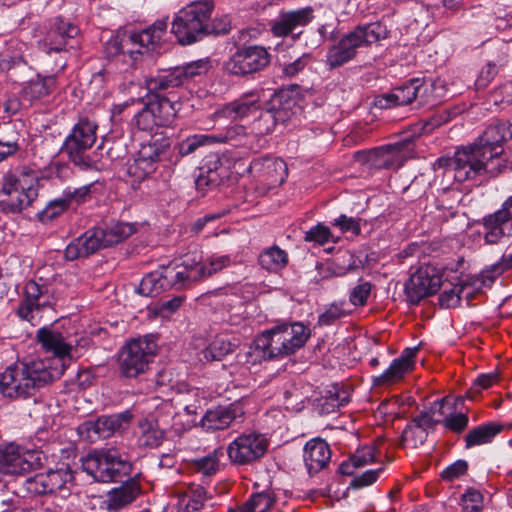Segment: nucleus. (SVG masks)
<instances>
[{
    "instance_id": "nucleus-41",
    "label": "nucleus",
    "mask_w": 512,
    "mask_h": 512,
    "mask_svg": "<svg viewBox=\"0 0 512 512\" xmlns=\"http://www.w3.org/2000/svg\"><path fill=\"white\" fill-rule=\"evenodd\" d=\"M376 459V449L373 446H364L355 451L348 461L339 466L342 475L352 476L356 468L364 467L373 463Z\"/></svg>"
},
{
    "instance_id": "nucleus-38",
    "label": "nucleus",
    "mask_w": 512,
    "mask_h": 512,
    "mask_svg": "<svg viewBox=\"0 0 512 512\" xmlns=\"http://www.w3.org/2000/svg\"><path fill=\"white\" fill-rule=\"evenodd\" d=\"M57 87L55 75L42 76L27 81L22 89L23 97L29 101H36L50 95Z\"/></svg>"
},
{
    "instance_id": "nucleus-35",
    "label": "nucleus",
    "mask_w": 512,
    "mask_h": 512,
    "mask_svg": "<svg viewBox=\"0 0 512 512\" xmlns=\"http://www.w3.org/2000/svg\"><path fill=\"white\" fill-rule=\"evenodd\" d=\"M98 470L104 475L98 482H117L130 473L131 465L114 454L103 452Z\"/></svg>"
},
{
    "instance_id": "nucleus-29",
    "label": "nucleus",
    "mask_w": 512,
    "mask_h": 512,
    "mask_svg": "<svg viewBox=\"0 0 512 512\" xmlns=\"http://www.w3.org/2000/svg\"><path fill=\"white\" fill-rule=\"evenodd\" d=\"M103 237L105 236L101 227L86 231L68 244L65 249V258L73 261L77 258L88 257L101 248H106Z\"/></svg>"
},
{
    "instance_id": "nucleus-22",
    "label": "nucleus",
    "mask_w": 512,
    "mask_h": 512,
    "mask_svg": "<svg viewBox=\"0 0 512 512\" xmlns=\"http://www.w3.org/2000/svg\"><path fill=\"white\" fill-rule=\"evenodd\" d=\"M80 34L78 26L62 17H56L40 48L46 54L60 53L78 47L76 38Z\"/></svg>"
},
{
    "instance_id": "nucleus-25",
    "label": "nucleus",
    "mask_w": 512,
    "mask_h": 512,
    "mask_svg": "<svg viewBox=\"0 0 512 512\" xmlns=\"http://www.w3.org/2000/svg\"><path fill=\"white\" fill-rule=\"evenodd\" d=\"M411 139L404 138L394 144L372 149L367 154V160L375 168L397 169L411 151Z\"/></svg>"
},
{
    "instance_id": "nucleus-54",
    "label": "nucleus",
    "mask_w": 512,
    "mask_h": 512,
    "mask_svg": "<svg viewBox=\"0 0 512 512\" xmlns=\"http://www.w3.org/2000/svg\"><path fill=\"white\" fill-rule=\"evenodd\" d=\"M157 163L158 161L152 158L143 159L137 155L133 163L129 165L128 173L138 181L144 180L156 170Z\"/></svg>"
},
{
    "instance_id": "nucleus-7",
    "label": "nucleus",
    "mask_w": 512,
    "mask_h": 512,
    "mask_svg": "<svg viewBox=\"0 0 512 512\" xmlns=\"http://www.w3.org/2000/svg\"><path fill=\"white\" fill-rule=\"evenodd\" d=\"M213 10V0L194 1L179 10L171 23V31L178 42L190 45L202 40Z\"/></svg>"
},
{
    "instance_id": "nucleus-23",
    "label": "nucleus",
    "mask_w": 512,
    "mask_h": 512,
    "mask_svg": "<svg viewBox=\"0 0 512 512\" xmlns=\"http://www.w3.org/2000/svg\"><path fill=\"white\" fill-rule=\"evenodd\" d=\"M430 87L431 85L425 79L412 78L394 88L390 93L378 97L375 104L381 109H389L394 106L408 105L416 99L424 103Z\"/></svg>"
},
{
    "instance_id": "nucleus-30",
    "label": "nucleus",
    "mask_w": 512,
    "mask_h": 512,
    "mask_svg": "<svg viewBox=\"0 0 512 512\" xmlns=\"http://www.w3.org/2000/svg\"><path fill=\"white\" fill-rule=\"evenodd\" d=\"M245 129L243 126H231L228 127L225 133L218 135L214 134H195L187 137L177 145L179 155L187 156L194 153L199 147L212 144V143H224L234 139L237 135L243 134Z\"/></svg>"
},
{
    "instance_id": "nucleus-12",
    "label": "nucleus",
    "mask_w": 512,
    "mask_h": 512,
    "mask_svg": "<svg viewBox=\"0 0 512 512\" xmlns=\"http://www.w3.org/2000/svg\"><path fill=\"white\" fill-rule=\"evenodd\" d=\"M156 344L147 339H133L123 346L119 352L118 365L120 374L126 378H134L144 373L151 362Z\"/></svg>"
},
{
    "instance_id": "nucleus-48",
    "label": "nucleus",
    "mask_w": 512,
    "mask_h": 512,
    "mask_svg": "<svg viewBox=\"0 0 512 512\" xmlns=\"http://www.w3.org/2000/svg\"><path fill=\"white\" fill-rule=\"evenodd\" d=\"M102 232L105 236L103 237L104 244L109 247L129 237L134 230L131 224L117 222L102 228Z\"/></svg>"
},
{
    "instance_id": "nucleus-13",
    "label": "nucleus",
    "mask_w": 512,
    "mask_h": 512,
    "mask_svg": "<svg viewBox=\"0 0 512 512\" xmlns=\"http://www.w3.org/2000/svg\"><path fill=\"white\" fill-rule=\"evenodd\" d=\"M73 472L69 465L62 463L56 469L38 473L24 482V489L31 495H44L59 492L66 497L70 492Z\"/></svg>"
},
{
    "instance_id": "nucleus-36",
    "label": "nucleus",
    "mask_w": 512,
    "mask_h": 512,
    "mask_svg": "<svg viewBox=\"0 0 512 512\" xmlns=\"http://www.w3.org/2000/svg\"><path fill=\"white\" fill-rule=\"evenodd\" d=\"M166 432L165 427H160L158 420L142 418L137 423L136 436L140 446L155 448L161 445Z\"/></svg>"
},
{
    "instance_id": "nucleus-39",
    "label": "nucleus",
    "mask_w": 512,
    "mask_h": 512,
    "mask_svg": "<svg viewBox=\"0 0 512 512\" xmlns=\"http://www.w3.org/2000/svg\"><path fill=\"white\" fill-rule=\"evenodd\" d=\"M182 72L178 67L163 70L158 72L157 75L151 76L145 80L146 89L148 94L158 93L171 88H177L184 84L182 79Z\"/></svg>"
},
{
    "instance_id": "nucleus-33",
    "label": "nucleus",
    "mask_w": 512,
    "mask_h": 512,
    "mask_svg": "<svg viewBox=\"0 0 512 512\" xmlns=\"http://www.w3.org/2000/svg\"><path fill=\"white\" fill-rule=\"evenodd\" d=\"M484 229V240L487 244H497L512 236V224L504 204L501 209L484 219Z\"/></svg>"
},
{
    "instance_id": "nucleus-31",
    "label": "nucleus",
    "mask_w": 512,
    "mask_h": 512,
    "mask_svg": "<svg viewBox=\"0 0 512 512\" xmlns=\"http://www.w3.org/2000/svg\"><path fill=\"white\" fill-rule=\"evenodd\" d=\"M260 100L257 94L245 95L236 99L214 113L215 120L227 119L230 121L242 120L258 112Z\"/></svg>"
},
{
    "instance_id": "nucleus-59",
    "label": "nucleus",
    "mask_w": 512,
    "mask_h": 512,
    "mask_svg": "<svg viewBox=\"0 0 512 512\" xmlns=\"http://www.w3.org/2000/svg\"><path fill=\"white\" fill-rule=\"evenodd\" d=\"M4 129L8 134L6 136L0 135V152L6 158L7 156L14 154L19 149V135L10 123L5 124Z\"/></svg>"
},
{
    "instance_id": "nucleus-55",
    "label": "nucleus",
    "mask_w": 512,
    "mask_h": 512,
    "mask_svg": "<svg viewBox=\"0 0 512 512\" xmlns=\"http://www.w3.org/2000/svg\"><path fill=\"white\" fill-rule=\"evenodd\" d=\"M157 163L158 161L152 158L143 159L137 155L133 163L129 165L128 173L138 181L144 180L156 170Z\"/></svg>"
},
{
    "instance_id": "nucleus-61",
    "label": "nucleus",
    "mask_w": 512,
    "mask_h": 512,
    "mask_svg": "<svg viewBox=\"0 0 512 512\" xmlns=\"http://www.w3.org/2000/svg\"><path fill=\"white\" fill-rule=\"evenodd\" d=\"M465 511L480 512L483 508V495L475 488H468L461 497Z\"/></svg>"
},
{
    "instance_id": "nucleus-53",
    "label": "nucleus",
    "mask_w": 512,
    "mask_h": 512,
    "mask_svg": "<svg viewBox=\"0 0 512 512\" xmlns=\"http://www.w3.org/2000/svg\"><path fill=\"white\" fill-rule=\"evenodd\" d=\"M68 209L69 206L63 195H61L60 197L49 201L46 206L37 213V216L39 221L42 223H48L62 215Z\"/></svg>"
},
{
    "instance_id": "nucleus-62",
    "label": "nucleus",
    "mask_w": 512,
    "mask_h": 512,
    "mask_svg": "<svg viewBox=\"0 0 512 512\" xmlns=\"http://www.w3.org/2000/svg\"><path fill=\"white\" fill-rule=\"evenodd\" d=\"M383 471L384 467L366 470L359 475H355L352 478L349 486L354 489L368 487L378 480L380 474L383 473Z\"/></svg>"
},
{
    "instance_id": "nucleus-3",
    "label": "nucleus",
    "mask_w": 512,
    "mask_h": 512,
    "mask_svg": "<svg viewBox=\"0 0 512 512\" xmlns=\"http://www.w3.org/2000/svg\"><path fill=\"white\" fill-rule=\"evenodd\" d=\"M433 169L436 172L443 170L444 174H451L460 183L483 174L497 176L504 170L474 144L458 148L453 157L438 158L433 164Z\"/></svg>"
},
{
    "instance_id": "nucleus-40",
    "label": "nucleus",
    "mask_w": 512,
    "mask_h": 512,
    "mask_svg": "<svg viewBox=\"0 0 512 512\" xmlns=\"http://www.w3.org/2000/svg\"><path fill=\"white\" fill-rule=\"evenodd\" d=\"M206 500V493L202 487L190 488L179 494L174 504L175 512H199Z\"/></svg>"
},
{
    "instance_id": "nucleus-8",
    "label": "nucleus",
    "mask_w": 512,
    "mask_h": 512,
    "mask_svg": "<svg viewBox=\"0 0 512 512\" xmlns=\"http://www.w3.org/2000/svg\"><path fill=\"white\" fill-rule=\"evenodd\" d=\"M96 131L97 125L93 121L81 118L62 145V152L82 170L98 169V155L91 151L97 139Z\"/></svg>"
},
{
    "instance_id": "nucleus-51",
    "label": "nucleus",
    "mask_w": 512,
    "mask_h": 512,
    "mask_svg": "<svg viewBox=\"0 0 512 512\" xmlns=\"http://www.w3.org/2000/svg\"><path fill=\"white\" fill-rule=\"evenodd\" d=\"M169 148V140L162 138L160 140H154L141 145L137 155L143 159L152 158L153 160L160 162L163 160Z\"/></svg>"
},
{
    "instance_id": "nucleus-58",
    "label": "nucleus",
    "mask_w": 512,
    "mask_h": 512,
    "mask_svg": "<svg viewBox=\"0 0 512 512\" xmlns=\"http://www.w3.org/2000/svg\"><path fill=\"white\" fill-rule=\"evenodd\" d=\"M427 438V431L421 427L414 426L412 423L403 430L401 442L403 446L417 448L422 445Z\"/></svg>"
},
{
    "instance_id": "nucleus-47",
    "label": "nucleus",
    "mask_w": 512,
    "mask_h": 512,
    "mask_svg": "<svg viewBox=\"0 0 512 512\" xmlns=\"http://www.w3.org/2000/svg\"><path fill=\"white\" fill-rule=\"evenodd\" d=\"M407 373L403 366L393 360L382 374L372 378V382L376 387L390 386L400 382Z\"/></svg>"
},
{
    "instance_id": "nucleus-21",
    "label": "nucleus",
    "mask_w": 512,
    "mask_h": 512,
    "mask_svg": "<svg viewBox=\"0 0 512 512\" xmlns=\"http://www.w3.org/2000/svg\"><path fill=\"white\" fill-rule=\"evenodd\" d=\"M182 267L189 286L201 281L225 267L230 266L232 259L229 255L213 254L203 260L198 252L188 253L182 258Z\"/></svg>"
},
{
    "instance_id": "nucleus-50",
    "label": "nucleus",
    "mask_w": 512,
    "mask_h": 512,
    "mask_svg": "<svg viewBox=\"0 0 512 512\" xmlns=\"http://www.w3.org/2000/svg\"><path fill=\"white\" fill-rule=\"evenodd\" d=\"M349 402V395L345 391L336 390L329 391L328 395L321 398L319 407L320 413L328 415L337 412L340 407L345 406Z\"/></svg>"
},
{
    "instance_id": "nucleus-49",
    "label": "nucleus",
    "mask_w": 512,
    "mask_h": 512,
    "mask_svg": "<svg viewBox=\"0 0 512 512\" xmlns=\"http://www.w3.org/2000/svg\"><path fill=\"white\" fill-rule=\"evenodd\" d=\"M507 55L502 53L498 56L497 60L489 61L486 66L482 68L476 79L475 85L479 89H484L495 78L499 69L507 64Z\"/></svg>"
},
{
    "instance_id": "nucleus-17",
    "label": "nucleus",
    "mask_w": 512,
    "mask_h": 512,
    "mask_svg": "<svg viewBox=\"0 0 512 512\" xmlns=\"http://www.w3.org/2000/svg\"><path fill=\"white\" fill-rule=\"evenodd\" d=\"M132 419L133 413L127 409L117 414L103 415L96 420L86 421L79 426L78 432L81 437L90 442H96L99 439H106L115 433L125 431Z\"/></svg>"
},
{
    "instance_id": "nucleus-9",
    "label": "nucleus",
    "mask_w": 512,
    "mask_h": 512,
    "mask_svg": "<svg viewBox=\"0 0 512 512\" xmlns=\"http://www.w3.org/2000/svg\"><path fill=\"white\" fill-rule=\"evenodd\" d=\"M168 17L156 20L149 27L122 38L123 61L132 65L140 55L160 46L167 34Z\"/></svg>"
},
{
    "instance_id": "nucleus-64",
    "label": "nucleus",
    "mask_w": 512,
    "mask_h": 512,
    "mask_svg": "<svg viewBox=\"0 0 512 512\" xmlns=\"http://www.w3.org/2000/svg\"><path fill=\"white\" fill-rule=\"evenodd\" d=\"M332 237L329 227L324 224L318 223L317 225L306 231L304 240L306 242H313L319 245H324L329 242Z\"/></svg>"
},
{
    "instance_id": "nucleus-14",
    "label": "nucleus",
    "mask_w": 512,
    "mask_h": 512,
    "mask_svg": "<svg viewBox=\"0 0 512 512\" xmlns=\"http://www.w3.org/2000/svg\"><path fill=\"white\" fill-rule=\"evenodd\" d=\"M182 269V263H171L146 274L139 284L138 292L146 297H154L169 289L189 287Z\"/></svg>"
},
{
    "instance_id": "nucleus-1",
    "label": "nucleus",
    "mask_w": 512,
    "mask_h": 512,
    "mask_svg": "<svg viewBox=\"0 0 512 512\" xmlns=\"http://www.w3.org/2000/svg\"><path fill=\"white\" fill-rule=\"evenodd\" d=\"M61 377V368H51L42 358H25L0 374V393L12 400L28 399Z\"/></svg>"
},
{
    "instance_id": "nucleus-2",
    "label": "nucleus",
    "mask_w": 512,
    "mask_h": 512,
    "mask_svg": "<svg viewBox=\"0 0 512 512\" xmlns=\"http://www.w3.org/2000/svg\"><path fill=\"white\" fill-rule=\"evenodd\" d=\"M310 337V329L301 322L281 323L263 331L250 347L255 360H272L292 355Z\"/></svg>"
},
{
    "instance_id": "nucleus-60",
    "label": "nucleus",
    "mask_w": 512,
    "mask_h": 512,
    "mask_svg": "<svg viewBox=\"0 0 512 512\" xmlns=\"http://www.w3.org/2000/svg\"><path fill=\"white\" fill-rule=\"evenodd\" d=\"M91 187L92 185H84L78 188L71 189L70 187H67L62 195L64 199L66 200L68 206L71 205H80L82 203L87 202L91 197Z\"/></svg>"
},
{
    "instance_id": "nucleus-46",
    "label": "nucleus",
    "mask_w": 512,
    "mask_h": 512,
    "mask_svg": "<svg viewBox=\"0 0 512 512\" xmlns=\"http://www.w3.org/2000/svg\"><path fill=\"white\" fill-rule=\"evenodd\" d=\"M278 121H285L281 110H264L260 112L258 118L254 121L253 129L257 134H268L274 130Z\"/></svg>"
},
{
    "instance_id": "nucleus-6",
    "label": "nucleus",
    "mask_w": 512,
    "mask_h": 512,
    "mask_svg": "<svg viewBox=\"0 0 512 512\" xmlns=\"http://www.w3.org/2000/svg\"><path fill=\"white\" fill-rule=\"evenodd\" d=\"M38 174L28 167H21L4 176L1 192L7 196L1 207L5 213H20L38 196Z\"/></svg>"
},
{
    "instance_id": "nucleus-19",
    "label": "nucleus",
    "mask_w": 512,
    "mask_h": 512,
    "mask_svg": "<svg viewBox=\"0 0 512 512\" xmlns=\"http://www.w3.org/2000/svg\"><path fill=\"white\" fill-rule=\"evenodd\" d=\"M442 272L435 266L424 265L419 267L405 283V294L411 305L430 295L435 294L441 287Z\"/></svg>"
},
{
    "instance_id": "nucleus-52",
    "label": "nucleus",
    "mask_w": 512,
    "mask_h": 512,
    "mask_svg": "<svg viewBox=\"0 0 512 512\" xmlns=\"http://www.w3.org/2000/svg\"><path fill=\"white\" fill-rule=\"evenodd\" d=\"M201 394L202 392L199 388L191 387L188 388L185 393H181L179 395L178 403L183 406L185 415L187 417H191L197 414L203 399Z\"/></svg>"
},
{
    "instance_id": "nucleus-4",
    "label": "nucleus",
    "mask_w": 512,
    "mask_h": 512,
    "mask_svg": "<svg viewBox=\"0 0 512 512\" xmlns=\"http://www.w3.org/2000/svg\"><path fill=\"white\" fill-rule=\"evenodd\" d=\"M133 104H141L142 107L135 113L132 123L137 129L153 132L160 127H169L175 121L180 109V102L158 93H151L142 98H131L115 108L122 112Z\"/></svg>"
},
{
    "instance_id": "nucleus-57",
    "label": "nucleus",
    "mask_w": 512,
    "mask_h": 512,
    "mask_svg": "<svg viewBox=\"0 0 512 512\" xmlns=\"http://www.w3.org/2000/svg\"><path fill=\"white\" fill-rule=\"evenodd\" d=\"M219 454H222L219 450L215 449L208 455L193 461V467L196 471L202 473L204 476H211L215 474L219 469Z\"/></svg>"
},
{
    "instance_id": "nucleus-27",
    "label": "nucleus",
    "mask_w": 512,
    "mask_h": 512,
    "mask_svg": "<svg viewBox=\"0 0 512 512\" xmlns=\"http://www.w3.org/2000/svg\"><path fill=\"white\" fill-rule=\"evenodd\" d=\"M228 177V170L218 154L212 153L203 159L199 174L195 180L197 190L205 193L218 187Z\"/></svg>"
},
{
    "instance_id": "nucleus-63",
    "label": "nucleus",
    "mask_w": 512,
    "mask_h": 512,
    "mask_svg": "<svg viewBox=\"0 0 512 512\" xmlns=\"http://www.w3.org/2000/svg\"><path fill=\"white\" fill-rule=\"evenodd\" d=\"M498 378V374L494 372L479 375L467 392V397L474 399V394H480L483 390L490 388L498 381Z\"/></svg>"
},
{
    "instance_id": "nucleus-16",
    "label": "nucleus",
    "mask_w": 512,
    "mask_h": 512,
    "mask_svg": "<svg viewBox=\"0 0 512 512\" xmlns=\"http://www.w3.org/2000/svg\"><path fill=\"white\" fill-rule=\"evenodd\" d=\"M36 338L46 352L52 353V358L43 359L51 368H61L63 375L71 360L73 345L55 325L44 326L37 331Z\"/></svg>"
},
{
    "instance_id": "nucleus-45",
    "label": "nucleus",
    "mask_w": 512,
    "mask_h": 512,
    "mask_svg": "<svg viewBox=\"0 0 512 512\" xmlns=\"http://www.w3.org/2000/svg\"><path fill=\"white\" fill-rule=\"evenodd\" d=\"M233 351L232 344L223 338H215L201 351L200 361H220Z\"/></svg>"
},
{
    "instance_id": "nucleus-43",
    "label": "nucleus",
    "mask_w": 512,
    "mask_h": 512,
    "mask_svg": "<svg viewBox=\"0 0 512 512\" xmlns=\"http://www.w3.org/2000/svg\"><path fill=\"white\" fill-rule=\"evenodd\" d=\"M275 500V493L272 490L253 493L237 512H267Z\"/></svg>"
},
{
    "instance_id": "nucleus-5",
    "label": "nucleus",
    "mask_w": 512,
    "mask_h": 512,
    "mask_svg": "<svg viewBox=\"0 0 512 512\" xmlns=\"http://www.w3.org/2000/svg\"><path fill=\"white\" fill-rule=\"evenodd\" d=\"M386 36L387 30L379 22L358 25L328 49L326 65L330 69L341 67L355 58L360 47L376 43Z\"/></svg>"
},
{
    "instance_id": "nucleus-37",
    "label": "nucleus",
    "mask_w": 512,
    "mask_h": 512,
    "mask_svg": "<svg viewBox=\"0 0 512 512\" xmlns=\"http://www.w3.org/2000/svg\"><path fill=\"white\" fill-rule=\"evenodd\" d=\"M139 493V482L130 478L109 492L107 507L110 511H117L133 502Z\"/></svg>"
},
{
    "instance_id": "nucleus-20",
    "label": "nucleus",
    "mask_w": 512,
    "mask_h": 512,
    "mask_svg": "<svg viewBox=\"0 0 512 512\" xmlns=\"http://www.w3.org/2000/svg\"><path fill=\"white\" fill-rule=\"evenodd\" d=\"M512 138V124L507 121H496L490 124L483 133L472 143L482 150L489 159L506 168L503 158V143Z\"/></svg>"
},
{
    "instance_id": "nucleus-42",
    "label": "nucleus",
    "mask_w": 512,
    "mask_h": 512,
    "mask_svg": "<svg viewBox=\"0 0 512 512\" xmlns=\"http://www.w3.org/2000/svg\"><path fill=\"white\" fill-rule=\"evenodd\" d=\"M258 261L263 269L270 272H277L287 265L288 254L285 250L274 245L264 249L260 253Z\"/></svg>"
},
{
    "instance_id": "nucleus-10",
    "label": "nucleus",
    "mask_w": 512,
    "mask_h": 512,
    "mask_svg": "<svg viewBox=\"0 0 512 512\" xmlns=\"http://www.w3.org/2000/svg\"><path fill=\"white\" fill-rule=\"evenodd\" d=\"M271 54L261 45H243L223 64L226 73L233 76H247L260 72L268 67Z\"/></svg>"
},
{
    "instance_id": "nucleus-26",
    "label": "nucleus",
    "mask_w": 512,
    "mask_h": 512,
    "mask_svg": "<svg viewBox=\"0 0 512 512\" xmlns=\"http://www.w3.org/2000/svg\"><path fill=\"white\" fill-rule=\"evenodd\" d=\"M248 170L269 186L281 185L287 177L286 163L276 157L266 156L253 159Z\"/></svg>"
},
{
    "instance_id": "nucleus-24",
    "label": "nucleus",
    "mask_w": 512,
    "mask_h": 512,
    "mask_svg": "<svg viewBox=\"0 0 512 512\" xmlns=\"http://www.w3.org/2000/svg\"><path fill=\"white\" fill-rule=\"evenodd\" d=\"M31 46L17 38H11L0 52V70L10 72L17 76L19 72L30 70L28 57L31 55Z\"/></svg>"
},
{
    "instance_id": "nucleus-44",
    "label": "nucleus",
    "mask_w": 512,
    "mask_h": 512,
    "mask_svg": "<svg viewBox=\"0 0 512 512\" xmlns=\"http://www.w3.org/2000/svg\"><path fill=\"white\" fill-rule=\"evenodd\" d=\"M500 432V426L489 423L480 425L465 436L466 448L487 444Z\"/></svg>"
},
{
    "instance_id": "nucleus-32",
    "label": "nucleus",
    "mask_w": 512,
    "mask_h": 512,
    "mask_svg": "<svg viewBox=\"0 0 512 512\" xmlns=\"http://www.w3.org/2000/svg\"><path fill=\"white\" fill-rule=\"evenodd\" d=\"M331 459L328 443L321 438L309 440L303 449V461L309 475H315L326 468Z\"/></svg>"
},
{
    "instance_id": "nucleus-28",
    "label": "nucleus",
    "mask_w": 512,
    "mask_h": 512,
    "mask_svg": "<svg viewBox=\"0 0 512 512\" xmlns=\"http://www.w3.org/2000/svg\"><path fill=\"white\" fill-rule=\"evenodd\" d=\"M313 19L314 13L311 7L284 11L271 23V32L276 37H286L297 29L305 27Z\"/></svg>"
},
{
    "instance_id": "nucleus-15",
    "label": "nucleus",
    "mask_w": 512,
    "mask_h": 512,
    "mask_svg": "<svg viewBox=\"0 0 512 512\" xmlns=\"http://www.w3.org/2000/svg\"><path fill=\"white\" fill-rule=\"evenodd\" d=\"M37 453L24 449L14 443L0 446V482H8L23 476L39 460Z\"/></svg>"
},
{
    "instance_id": "nucleus-18",
    "label": "nucleus",
    "mask_w": 512,
    "mask_h": 512,
    "mask_svg": "<svg viewBox=\"0 0 512 512\" xmlns=\"http://www.w3.org/2000/svg\"><path fill=\"white\" fill-rule=\"evenodd\" d=\"M268 449L264 434L251 431L236 437L227 447L230 461L238 465L251 464L263 457Z\"/></svg>"
},
{
    "instance_id": "nucleus-56",
    "label": "nucleus",
    "mask_w": 512,
    "mask_h": 512,
    "mask_svg": "<svg viewBox=\"0 0 512 512\" xmlns=\"http://www.w3.org/2000/svg\"><path fill=\"white\" fill-rule=\"evenodd\" d=\"M157 163L158 161L152 158L143 159L137 155L133 163L129 165L128 173L138 181L144 180L156 170Z\"/></svg>"
},
{
    "instance_id": "nucleus-34",
    "label": "nucleus",
    "mask_w": 512,
    "mask_h": 512,
    "mask_svg": "<svg viewBox=\"0 0 512 512\" xmlns=\"http://www.w3.org/2000/svg\"><path fill=\"white\" fill-rule=\"evenodd\" d=\"M243 415L242 408L237 404L218 406L208 410L202 417V427L209 432L222 430L231 425L238 417Z\"/></svg>"
},
{
    "instance_id": "nucleus-11",
    "label": "nucleus",
    "mask_w": 512,
    "mask_h": 512,
    "mask_svg": "<svg viewBox=\"0 0 512 512\" xmlns=\"http://www.w3.org/2000/svg\"><path fill=\"white\" fill-rule=\"evenodd\" d=\"M56 297L53 290L46 284H39L29 280L23 291V297L17 308V315L32 325L39 323L41 312L46 308H53Z\"/></svg>"
}]
</instances>
